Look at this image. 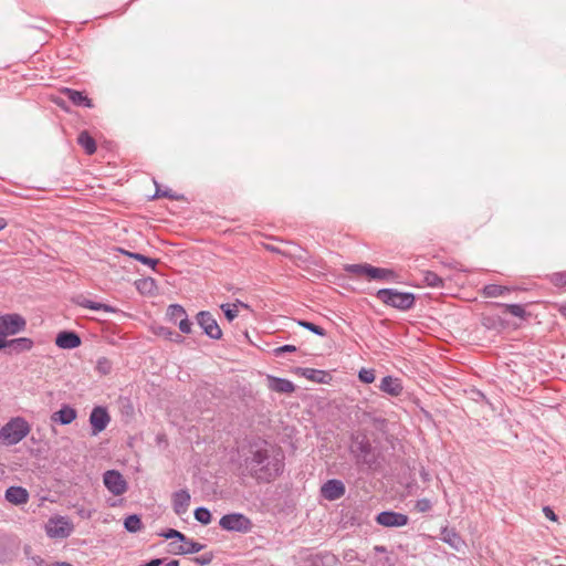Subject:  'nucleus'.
<instances>
[{"mask_svg":"<svg viewBox=\"0 0 566 566\" xmlns=\"http://www.w3.org/2000/svg\"><path fill=\"white\" fill-rule=\"evenodd\" d=\"M548 279H549V282L556 287H558V289L566 287V271L552 273L548 276Z\"/></svg>","mask_w":566,"mask_h":566,"instance_id":"obj_41","label":"nucleus"},{"mask_svg":"<svg viewBox=\"0 0 566 566\" xmlns=\"http://www.w3.org/2000/svg\"><path fill=\"white\" fill-rule=\"evenodd\" d=\"M232 305L238 310L239 307H242V308H249V305L240 300H235L234 303H232Z\"/></svg>","mask_w":566,"mask_h":566,"instance_id":"obj_54","label":"nucleus"},{"mask_svg":"<svg viewBox=\"0 0 566 566\" xmlns=\"http://www.w3.org/2000/svg\"><path fill=\"white\" fill-rule=\"evenodd\" d=\"M77 417V411L70 405H63L57 411L53 412L51 420L55 423L66 426L72 423Z\"/></svg>","mask_w":566,"mask_h":566,"instance_id":"obj_18","label":"nucleus"},{"mask_svg":"<svg viewBox=\"0 0 566 566\" xmlns=\"http://www.w3.org/2000/svg\"><path fill=\"white\" fill-rule=\"evenodd\" d=\"M48 566H74L67 562H55V563H52V564H49Z\"/></svg>","mask_w":566,"mask_h":566,"instance_id":"obj_55","label":"nucleus"},{"mask_svg":"<svg viewBox=\"0 0 566 566\" xmlns=\"http://www.w3.org/2000/svg\"><path fill=\"white\" fill-rule=\"evenodd\" d=\"M558 312L566 319V304L560 305Z\"/></svg>","mask_w":566,"mask_h":566,"instance_id":"obj_56","label":"nucleus"},{"mask_svg":"<svg viewBox=\"0 0 566 566\" xmlns=\"http://www.w3.org/2000/svg\"><path fill=\"white\" fill-rule=\"evenodd\" d=\"M61 94L64 95L73 105L78 107L92 108L94 106L93 101L84 94V92L76 91L71 87L61 88Z\"/></svg>","mask_w":566,"mask_h":566,"instance_id":"obj_17","label":"nucleus"},{"mask_svg":"<svg viewBox=\"0 0 566 566\" xmlns=\"http://www.w3.org/2000/svg\"><path fill=\"white\" fill-rule=\"evenodd\" d=\"M375 521L378 525L384 527H401L408 524L409 516L405 513L387 510L379 512L376 515Z\"/></svg>","mask_w":566,"mask_h":566,"instance_id":"obj_10","label":"nucleus"},{"mask_svg":"<svg viewBox=\"0 0 566 566\" xmlns=\"http://www.w3.org/2000/svg\"><path fill=\"white\" fill-rule=\"evenodd\" d=\"M127 256L140 262L144 265L150 266L153 270H155L156 265L159 263L158 259H153V258H149V256L144 255L138 252L137 253H127Z\"/></svg>","mask_w":566,"mask_h":566,"instance_id":"obj_38","label":"nucleus"},{"mask_svg":"<svg viewBox=\"0 0 566 566\" xmlns=\"http://www.w3.org/2000/svg\"><path fill=\"white\" fill-rule=\"evenodd\" d=\"M188 316L186 310L180 304H171L167 308V317L172 323H178L181 318Z\"/></svg>","mask_w":566,"mask_h":566,"instance_id":"obj_35","label":"nucleus"},{"mask_svg":"<svg viewBox=\"0 0 566 566\" xmlns=\"http://www.w3.org/2000/svg\"><path fill=\"white\" fill-rule=\"evenodd\" d=\"M266 382H268V388L271 391L279 392V394H292L296 389V386L293 384V381H291L286 378L276 377L273 375L266 376Z\"/></svg>","mask_w":566,"mask_h":566,"instance_id":"obj_16","label":"nucleus"},{"mask_svg":"<svg viewBox=\"0 0 566 566\" xmlns=\"http://www.w3.org/2000/svg\"><path fill=\"white\" fill-rule=\"evenodd\" d=\"M490 305L501 308L502 313L504 314H511L512 316L518 317L521 319H526L530 316V313L525 311V306L523 304H505L500 302H492Z\"/></svg>","mask_w":566,"mask_h":566,"instance_id":"obj_22","label":"nucleus"},{"mask_svg":"<svg viewBox=\"0 0 566 566\" xmlns=\"http://www.w3.org/2000/svg\"><path fill=\"white\" fill-rule=\"evenodd\" d=\"M423 283L426 286L433 287V289H441L444 286L443 279L440 277L436 272L433 271H423Z\"/></svg>","mask_w":566,"mask_h":566,"instance_id":"obj_33","label":"nucleus"},{"mask_svg":"<svg viewBox=\"0 0 566 566\" xmlns=\"http://www.w3.org/2000/svg\"><path fill=\"white\" fill-rule=\"evenodd\" d=\"M34 347V340L30 337H17L8 340L0 339V350L8 356H18L30 352Z\"/></svg>","mask_w":566,"mask_h":566,"instance_id":"obj_8","label":"nucleus"},{"mask_svg":"<svg viewBox=\"0 0 566 566\" xmlns=\"http://www.w3.org/2000/svg\"><path fill=\"white\" fill-rule=\"evenodd\" d=\"M481 324L486 328V329H503L506 327L507 325V322L505 319H503L501 316L499 315H488V314H483L482 315V318H481Z\"/></svg>","mask_w":566,"mask_h":566,"instance_id":"obj_29","label":"nucleus"},{"mask_svg":"<svg viewBox=\"0 0 566 566\" xmlns=\"http://www.w3.org/2000/svg\"><path fill=\"white\" fill-rule=\"evenodd\" d=\"M118 251H119L122 254L126 255V256H127V253H132L130 251H126V250H124V249H122V248H119V249H118Z\"/></svg>","mask_w":566,"mask_h":566,"instance_id":"obj_61","label":"nucleus"},{"mask_svg":"<svg viewBox=\"0 0 566 566\" xmlns=\"http://www.w3.org/2000/svg\"><path fill=\"white\" fill-rule=\"evenodd\" d=\"M354 444L350 448V452L354 455L356 463L359 465H366L368 469H375L377 464V457L374 452V448L366 436L360 439L357 437L354 439Z\"/></svg>","mask_w":566,"mask_h":566,"instance_id":"obj_4","label":"nucleus"},{"mask_svg":"<svg viewBox=\"0 0 566 566\" xmlns=\"http://www.w3.org/2000/svg\"><path fill=\"white\" fill-rule=\"evenodd\" d=\"M420 476H421V479H422V481H423V482H428V481H430V474H429V472H428L426 469H423V468H422V469H421V471H420Z\"/></svg>","mask_w":566,"mask_h":566,"instance_id":"obj_53","label":"nucleus"},{"mask_svg":"<svg viewBox=\"0 0 566 566\" xmlns=\"http://www.w3.org/2000/svg\"><path fill=\"white\" fill-rule=\"evenodd\" d=\"M7 220L4 218H0V230H3L7 227Z\"/></svg>","mask_w":566,"mask_h":566,"instance_id":"obj_58","label":"nucleus"},{"mask_svg":"<svg viewBox=\"0 0 566 566\" xmlns=\"http://www.w3.org/2000/svg\"><path fill=\"white\" fill-rule=\"evenodd\" d=\"M136 290L142 295L153 296L158 291L157 281L153 277H143L135 281Z\"/></svg>","mask_w":566,"mask_h":566,"instance_id":"obj_26","label":"nucleus"},{"mask_svg":"<svg viewBox=\"0 0 566 566\" xmlns=\"http://www.w3.org/2000/svg\"><path fill=\"white\" fill-rule=\"evenodd\" d=\"M29 492L23 486L12 485L6 490L4 499L14 504L22 505L29 501Z\"/></svg>","mask_w":566,"mask_h":566,"instance_id":"obj_21","label":"nucleus"},{"mask_svg":"<svg viewBox=\"0 0 566 566\" xmlns=\"http://www.w3.org/2000/svg\"><path fill=\"white\" fill-rule=\"evenodd\" d=\"M81 344L82 339L74 331H62L55 337V345L61 349H74Z\"/></svg>","mask_w":566,"mask_h":566,"instance_id":"obj_15","label":"nucleus"},{"mask_svg":"<svg viewBox=\"0 0 566 566\" xmlns=\"http://www.w3.org/2000/svg\"><path fill=\"white\" fill-rule=\"evenodd\" d=\"M29 432L30 426L24 418H13L0 429V442L4 446H14L22 441Z\"/></svg>","mask_w":566,"mask_h":566,"instance_id":"obj_3","label":"nucleus"},{"mask_svg":"<svg viewBox=\"0 0 566 566\" xmlns=\"http://www.w3.org/2000/svg\"><path fill=\"white\" fill-rule=\"evenodd\" d=\"M96 371L103 376L112 371V361L107 357H99L96 361Z\"/></svg>","mask_w":566,"mask_h":566,"instance_id":"obj_40","label":"nucleus"},{"mask_svg":"<svg viewBox=\"0 0 566 566\" xmlns=\"http://www.w3.org/2000/svg\"><path fill=\"white\" fill-rule=\"evenodd\" d=\"M296 352V347L294 345H282L273 349V355L276 357L282 356L285 353H294Z\"/></svg>","mask_w":566,"mask_h":566,"instance_id":"obj_49","label":"nucleus"},{"mask_svg":"<svg viewBox=\"0 0 566 566\" xmlns=\"http://www.w3.org/2000/svg\"><path fill=\"white\" fill-rule=\"evenodd\" d=\"M34 560L36 563V566H48L44 564V560L41 557H38V560L36 559H34Z\"/></svg>","mask_w":566,"mask_h":566,"instance_id":"obj_60","label":"nucleus"},{"mask_svg":"<svg viewBox=\"0 0 566 566\" xmlns=\"http://www.w3.org/2000/svg\"><path fill=\"white\" fill-rule=\"evenodd\" d=\"M415 507L418 512L424 513L432 509V503L429 499L423 497L417 500Z\"/></svg>","mask_w":566,"mask_h":566,"instance_id":"obj_47","label":"nucleus"},{"mask_svg":"<svg viewBox=\"0 0 566 566\" xmlns=\"http://www.w3.org/2000/svg\"><path fill=\"white\" fill-rule=\"evenodd\" d=\"M296 323H297V325L302 326L303 328L312 332L313 334H315L319 337H325L327 335V332L325 328H323L322 326L316 325L312 322H308L305 319H297Z\"/></svg>","mask_w":566,"mask_h":566,"instance_id":"obj_37","label":"nucleus"},{"mask_svg":"<svg viewBox=\"0 0 566 566\" xmlns=\"http://www.w3.org/2000/svg\"><path fill=\"white\" fill-rule=\"evenodd\" d=\"M154 333L157 336L164 337L165 339L176 343V344H182L185 342L184 336H181L179 333L172 331L171 328L163 326V325L155 327Z\"/></svg>","mask_w":566,"mask_h":566,"instance_id":"obj_30","label":"nucleus"},{"mask_svg":"<svg viewBox=\"0 0 566 566\" xmlns=\"http://www.w3.org/2000/svg\"><path fill=\"white\" fill-rule=\"evenodd\" d=\"M219 526L227 532L247 534L252 531L253 523L245 514L233 512L221 516Z\"/></svg>","mask_w":566,"mask_h":566,"instance_id":"obj_5","label":"nucleus"},{"mask_svg":"<svg viewBox=\"0 0 566 566\" xmlns=\"http://www.w3.org/2000/svg\"><path fill=\"white\" fill-rule=\"evenodd\" d=\"M157 186V189H156V192L155 195L153 196V198H160V197H164V198H168V199H172V200H180L182 198L181 195H178L176 192H172L171 190H164L161 191L159 188H158V185L156 184Z\"/></svg>","mask_w":566,"mask_h":566,"instance_id":"obj_46","label":"nucleus"},{"mask_svg":"<svg viewBox=\"0 0 566 566\" xmlns=\"http://www.w3.org/2000/svg\"><path fill=\"white\" fill-rule=\"evenodd\" d=\"M77 144L84 149L86 155L96 153V142L87 130H83L77 135Z\"/></svg>","mask_w":566,"mask_h":566,"instance_id":"obj_28","label":"nucleus"},{"mask_svg":"<svg viewBox=\"0 0 566 566\" xmlns=\"http://www.w3.org/2000/svg\"><path fill=\"white\" fill-rule=\"evenodd\" d=\"M398 273L392 269L377 268L371 265L370 280L384 281V282H396L398 280Z\"/></svg>","mask_w":566,"mask_h":566,"instance_id":"obj_23","label":"nucleus"},{"mask_svg":"<svg viewBox=\"0 0 566 566\" xmlns=\"http://www.w3.org/2000/svg\"><path fill=\"white\" fill-rule=\"evenodd\" d=\"M375 296L386 306L406 312L411 310L416 304V295L411 292H400L396 289H380Z\"/></svg>","mask_w":566,"mask_h":566,"instance_id":"obj_2","label":"nucleus"},{"mask_svg":"<svg viewBox=\"0 0 566 566\" xmlns=\"http://www.w3.org/2000/svg\"><path fill=\"white\" fill-rule=\"evenodd\" d=\"M166 566H179V562L177 559H172L166 564Z\"/></svg>","mask_w":566,"mask_h":566,"instance_id":"obj_59","label":"nucleus"},{"mask_svg":"<svg viewBox=\"0 0 566 566\" xmlns=\"http://www.w3.org/2000/svg\"><path fill=\"white\" fill-rule=\"evenodd\" d=\"M27 319L19 313H7L0 315V339L8 340L7 337L24 332Z\"/></svg>","mask_w":566,"mask_h":566,"instance_id":"obj_6","label":"nucleus"},{"mask_svg":"<svg viewBox=\"0 0 566 566\" xmlns=\"http://www.w3.org/2000/svg\"><path fill=\"white\" fill-rule=\"evenodd\" d=\"M163 564H164L163 558H154V559H150L149 562H147L144 566H160Z\"/></svg>","mask_w":566,"mask_h":566,"instance_id":"obj_52","label":"nucleus"},{"mask_svg":"<svg viewBox=\"0 0 566 566\" xmlns=\"http://www.w3.org/2000/svg\"><path fill=\"white\" fill-rule=\"evenodd\" d=\"M214 558V554L212 552L203 553L199 556L193 557L191 560L199 566H206L211 564Z\"/></svg>","mask_w":566,"mask_h":566,"instance_id":"obj_44","label":"nucleus"},{"mask_svg":"<svg viewBox=\"0 0 566 566\" xmlns=\"http://www.w3.org/2000/svg\"><path fill=\"white\" fill-rule=\"evenodd\" d=\"M77 304L81 307L88 308L92 311H104L107 313H119L120 312V310H118L117 307H114L109 304L95 302V301H92L88 298H83L81 301H77Z\"/></svg>","mask_w":566,"mask_h":566,"instance_id":"obj_27","label":"nucleus"},{"mask_svg":"<svg viewBox=\"0 0 566 566\" xmlns=\"http://www.w3.org/2000/svg\"><path fill=\"white\" fill-rule=\"evenodd\" d=\"M91 434L97 436L104 431L111 422V416L106 407L96 406L90 413Z\"/></svg>","mask_w":566,"mask_h":566,"instance_id":"obj_9","label":"nucleus"},{"mask_svg":"<svg viewBox=\"0 0 566 566\" xmlns=\"http://www.w3.org/2000/svg\"><path fill=\"white\" fill-rule=\"evenodd\" d=\"M73 531L72 523L64 516L50 518L46 524V534L52 538H65L71 535Z\"/></svg>","mask_w":566,"mask_h":566,"instance_id":"obj_11","label":"nucleus"},{"mask_svg":"<svg viewBox=\"0 0 566 566\" xmlns=\"http://www.w3.org/2000/svg\"><path fill=\"white\" fill-rule=\"evenodd\" d=\"M441 539L455 551H460L464 545V541L454 528L443 527L441 530Z\"/></svg>","mask_w":566,"mask_h":566,"instance_id":"obj_24","label":"nucleus"},{"mask_svg":"<svg viewBox=\"0 0 566 566\" xmlns=\"http://www.w3.org/2000/svg\"><path fill=\"white\" fill-rule=\"evenodd\" d=\"M285 470V454L283 449L255 437L247 441L242 448L238 464V475L250 478L258 484H270L279 479Z\"/></svg>","mask_w":566,"mask_h":566,"instance_id":"obj_1","label":"nucleus"},{"mask_svg":"<svg viewBox=\"0 0 566 566\" xmlns=\"http://www.w3.org/2000/svg\"><path fill=\"white\" fill-rule=\"evenodd\" d=\"M297 373L305 377L308 380H312L317 384H326L327 379L329 378V374L322 369H315V368H298Z\"/></svg>","mask_w":566,"mask_h":566,"instance_id":"obj_25","label":"nucleus"},{"mask_svg":"<svg viewBox=\"0 0 566 566\" xmlns=\"http://www.w3.org/2000/svg\"><path fill=\"white\" fill-rule=\"evenodd\" d=\"M471 398L476 402H488L486 396L479 389H471L470 390Z\"/></svg>","mask_w":566,"mask_h":566,"instance_id":"obj_50","label":"nucleus"},{"mask_svg":"<svg viewBox=\"0 0 566 566\" xmlns=\"http://www.w3.org/2000/svg\"><path fill=\"white\" fill-rule=\"evenodd\" d=\"M345 492V484L338 479L327 480L321 489L322 496L328 501L340 499Z\"/></svg>","mask_w":566,"mask_h":566,"instance_id":"obj_14","label":"nucleus"},{"mask_svg":"<svg viewBox=\"0 0 566 566\" xmlns=\"http://www.w3.org/2000/svg\"><path fill=\"white\" fill-rule=\"evenodd\" d=\"M337 562L338 558L331 552H322L313 557L314 566H335Z\"/></svg>","mask_w":566,"mask_h":566,"instance_id":"obj_32","label":"nucleus"},{"mask_svg":"<svg viewBox=\"0 0 566 566\" xmlns=\"http://www.w3.org/2000/svg\"><path fill=\"white\" fill-rule=\"evenodd\" d=\"M371 264L358 263V264H346L344 271L355 275H366L369 279Z\"/></svg>","mask_w":566,"mask_h":566,"instance_id":"obj_34","label":"nucleus"},{"mask_svg":"<svg viewBox=\"0 0 566 566\" xmlns=\"http://www.w3.org/2000/svg\"><path fill=\"white\" fill-rule=\"evenodd\" d=\"M220 308L229 322H232L233 319H235L238 317V310L232 304H230V303L221 304Z\"/></svg>","mask_w":566,"mask_h":566,"instance_id":"obj_43","label":"nucleus"},{"mask_svg":"<svg viewBox=\"0 0 566 566\" xmlns=\"http://www.w3.org/2000/svg\"><path fill=\"white\" fill-rule=\"evenodd\" d=\"M543 513L545 515L546 518H548L549 521L552 522H557L558 521V516L556 515V513L554 512V510L546 505L543 507Z\"/></svg>","mask_w":566,"mask_h":566,"instance_id":"obj_51","label":"nucleus"},{"mask_svg":"<svg viewBox=\"0 0 566 566\" xmlns=\"http://www.w3.org/2000/svg\"><path fill=\"white\" fill-rule=\"evenodd\" d=\"M190 493L188 490L182 489L172 494V507L177 515L185 514L190 505Z\"/></svg>","mask_w":566,"mask_h":566,"instance_id":"obj_20","label":"nucleus"},{"mask_svg":"<svg viewBox=\"0 0 566 566\" xmlns=\"http://www.w3.org/2000/svg\"><path fill=\"white\" fill-rule=\"evenodd\" d=\"M379 389L389 396L398 397L401 395L403 387L399 378L388 375L381 378Z\"/></svg>","mask_w":566,"mask_h":566,"instance_id":"obj_19","label":"nucleus"},{"mask_svg":"<svg viewBox=\"0 0 566 566\" xmlns=\"http://www.w3.org/2000/svg\"><path fill=\"white\" fill-rule=\"evenodd\" d=\"M158 536L164 537L166 539H177L178 542L184 539L186 541V535L175 528H167L165 531H161L158 533Z\"/></svg>","mask_w":566,"mask_h":566,"instance_id":"obj_42","label":"nucleus"},{"mask_svg":"<svg viewBox=\"0 0 566 566\" xmlns=\"http://www.w3.org/2000/svg\"><path fill=\"white\" fill-rule=\"evenodd\" d=\"M375 370L363 368L358 373V379L364 384H371L375 381Z\"/></svg>","mask_w":566,"mask_h":566,"instance_id":"obj_45","label":"nucleus"},{"mask_svg":"<svg viewBox=\"0 0 566 566\" xmlns=\"http://www.w3.org/2000/svg\"><path fill=\"white\" fill-rule=\"evenodd\" d=\"M178 327L182 334H190L192 332V323L188 316H185L178 322Z\"/></svg>","mask_w":566,"mask_h":566,"instance_id":"obj_48","label":"nucleus"},{"mask_svg":"<svg viewBox=\"0 0 566 566\" xmlns=\"http://www.w3.org/2000/svg\"><path fill=\"white\" fill-rule=\"evenodd\" d=\"M179 545H176V543L171 542L169 543V553L174 555H190L198 553L202 551L206 545L200 544L192 538L186 536V541H179Z\"/></svg>","mask_w":566,"mask_h":566,"instance_id":"obj_13","label":"nucleus"},{"mask_svg":"<svg viewBox=\"0 0 566 566\" xmlns=\"http://www.w3.org/2000/svg\"><path fill=\"white\" fill-rule=\"evenodd\" d=\"M124 527L129 533H136L142 530L143 522L139 515L130 514L124 520Z\"/></svg>","mask_w":566,"mask_h":566,"instance_id":"obj_36","label":"nucleus"},{"mask_svg":"<svg viewBox=\"0 0 566 566\" xmlns=\"http://www.w3.org/2000/svg\"><path fill=\"white\" fill-rule=\"evenodd\" d=\"M57 106L65 109V102L61 98L54 101Z\"/></svg>","mask_w":566,"mask_h":566,"instance_id":"obj_57","label":"nucleus"},{"mask_svg":"<svg viewBox=\"0 0 566 566\" xmlns=\"http://www.w3.org/2000/svg\"><path fill=\"white\" fill-rule=\"evenodd\" d=\"M196 322L207 337L214 340L221 339L222 329L220 328L217 319L209 311L198 312L196 315Z\"/></svg>","mask_w":566,"mask_h":566,"instance_id":"obj_7","label":"nucleus"},{"mask_svg":"<svg viewBox=\"0 0 566 566\" xmlns=\"http://www.w3.org/2000/svg\"><path fill=\"white\" fill-rule=\"evenodd\" d=\"M193 515L195 518L203 525H208L212 518L211 512L205 506L197 507L193 512Z\"/></svg>","mask_w":566,"mask_h":566,"instance_id":"obj_39","label":"nucleus"},{"mask_svg":"<svg viewBox=\"0 0 566 566\" xmlns=\"http://www.w3.org/2000/svg\"><path fill=\"white\" fill-rule=\"evenodd\" d=\"M104 485L113 495H122L127 491V482L117 470H108L104 473Z\"/></svg>","mask_w":566,"mask_h":566,"instance_id":"obj_12","label":"nucleus"},{"mask_svg":"<svg viewBox=\"0 0 566 566\" xmlns=\"http://www.w3.org/2000/svg\"><path fill=\"white\" fill-rule=\"evenodd\" d=\"M515 287L504 286L500 284H488L483 287L482 293L486 297H499L514 291Z\"/></svg>","mask_w":566,"mask_h":566,"instance_id":"obj_31","label":"nucleus"}]
</instances>
